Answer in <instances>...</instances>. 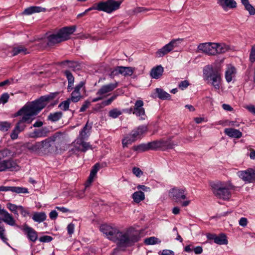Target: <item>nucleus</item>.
<instances>
[{
	"instance_id": "1",
	"label": "nucleus",
	"mask_w": 255,
	"mask_h": 255,
	"mask_svg": "<svg viewBox=\"0 0 255 255\" xmlns=\"http://www.w3.org/2000/svg\"><path fill=\"white\" fill-rule=\"evenodd\" d=\"M100 231L110 240L117 242L118 247L121 248L130 247L140 238L139 233L132 228L125 232H120L110 226L102 225Z\"/></svg>"
},
{
	"instance_id": "2",
	"label": "nucleus",
	"mask_w": 255,
	"mask_h": 255,
	"mask_svg": "<svg viewBox=\"0 0 255 255\" xmlns=\"http://www.w3.org/2000/svg\"><path fill=\"white\" fill-rule=\"evenodd\" d=\"M214 195L217 198L223 200H228L231 197V191L235 190L236 187L230 181H216L210 184Z\"/></svg>"
},
{
	"instance_id": "3",
	"label": "nucleus",
	"mask_w": 255,
	"mask_h": 255,
	"mask_svg": "<svg viewBox=\"0 0 255 255\" xmlns=\"http://www.w3.org/2000/svg\"><path fill=\"white\" fill-rule=\"evenodd\" d=\"M76 29L75 25L66 26L60 29L57 33L50 34L47 37V44L51 46L69 39L70 35L75 31Z\"/></svg>"
},
{
	"instance_id": "4",
	"label": "nucleus",
	"mask_w": 255,
	"mask_h": 255,
	"mask_svg": "<svg viewBox=\"0 0 255 255\" xmlns=\"http://www.w3.org/2000/svg\"><path fill=\"white\" fill-rule=\"evenodd\" d=\"M45 107L44 104H42L39 99L31 102H28L18 111L17 116H21L23 114V117H26L28 120L31 121L30 117L36 116Z\"/></svg>"
},
{
	"instance_id": "5",
	"label": "nucleus",
	"mask_w": 255,
	"mask_h": 255,
	"mask_svg": "<svg viewBox=\"0 0 255 255\" xmlns=\"http://www.w3.org/2000/svg\"><path fill=\"white\" fill-rule=\"evenodd\" d=\"M122 3L121 1H115L114 0H107L106 1L99 2L96 6L90 7L84 12L79 14L78 16H82L88 11L93 9L99 11H103L107 13H111L114 10L118 9Z\"/></svg>"
},
{
	"instance_id": "6",
	"label": "nucleus",
	"mask_w": 255,
	"mask_h": 255,
	"mask_svg": "<svg viewBox=\"0 0 255 255\" xmlns=\"http://www.w3.org/2000/svg\"><path fill=\"white\" fill-rule=\"evenodd\" d=\"M147 131V127L146 126H140L137 128L132 130L130 133L128 134L122 140V144L124 147L131 144L139 138H141L143 134Z\"/></svg>"
},
{
	"instance_id": "7",
	"label": "nucleus",
	"mask_w": 255,
	"mask_h": 255,
	"mask_svg": "<svg viewBox=\"0 0 255 255\" xmlns=\"http://www.w3.org/2000/svg\"><path fill=\"white\" fill-rule=\"evenodd\" d=\"M203 74L207 79H211L212 81V85L216 89H220L221 77V73L217 68H214L212 66L208 65L204 68Z\"/></svg>"
},
{
	"instance_id": "8",
	"label": "nucleus",
	"mask_w": 255,
	"mask_h": 255,
	"mask_svg": "<svg viewBox=\"0 0 255 255\" xmlns=\"http://www.w3.org/2000/svg\"><path fill=\"white\" fill-rule=\"evenodd\" d=\"M186 190L185 188L174 187L169 191V196L175 202H181L182 200L186 198Z\"/></svg>"
},
{
	"instance_id": "9",
	"label": "nucleus",
	"mask_w": 255,
	"mask_h": 255,
	"mask_svg": "<svg viewBox=\"0 0 255 255\" xmlns=\"http://www.w3.org/2000/svg\"><path fill=\"white\" fill-rule=\"evenodd\" d=\"M215 45L214 42L201 43L197 47V52L210 56H215Z\"/></svg>"
},
{
	"instance_id": "10",
	"label": "nucleus",
	"mask_w": 255,
	"mask_h": 255,
	"mask_svg": "<svg viewBox=\"0 0 255 255\" xmlns=\"http://www.w3.org/2000/svg\"><path fill=\"white\" fill-rule=\"evenodd\" d=\"M182 40V39H178L171 41L169 43L166 44L162 48L159 49L156 52V56L157 57H162L170 52L175 47L177 46V42Z\"/></svg>"
},
{
	"instance_id": "11",
	"label": "nucleus",
	"mask_w": 255,
	"mask_h": 255,
	"mask_svg": "<svg viewBox=\"0 0 255 255\" xmlns=\"http://www.w3.org/2000/svg\"><path fill=\"white\" fill-rule=\"evenodd\" d=\"M239 177L243 181L248 183H252L255 181V171L252 168H248L237 173Z\"/></svg>"
},
{
	"instance_id": "12",
	"label": "nucleus",
	"mask_w": 255,
	"mask_h": 255,
	"mask_svg": "<svg viewBox=\"0 0 255 255\" xmlns=\"http://www.w3.org/2000/svg\"><path fill=\"white\" fill-rule=\"evenodd\" d=\"M144 103L142 100H138L135 104L133 108V114L137 117H140L141 119H144L143 116H145V110L143 108Z\"/></svg>"
},
{
	"instance_id": "13",
	"label": "nucleus",
	"mask_w": 255,
	"mask_h": 255,
	"mask_svg": "<svg viewBox=\"0 0 255 255\" xmlns=\"http://www.w3.org/2000/svg\"><path fill=\"white\" fill-rule=\"evenodd\" d=\"M84 84V83L83 82H80L75 86L73 91L71 94V97L69 98L72 102L74 103L78 102L82 98V96L80 92V90L83 87Z\"/></svg>"
},
{
	"instance_id": "14",
	"label": "nucleus",
	"mask_w": 255,
	"mask_h": 255,
	"mask_svg": "<svg viewBox=\"0 0 255 255\" xmlns=\"http://www.w3.org/2000/svg\"><path fill=\"white\" fill-rule=\"evenodd\" d=\"M22 230L26 235L27 238L31 242H35L38 239L37 232L32 228L25 224Z\"/></svg>"
},
{
	"instance_id": "15",
	"label": "nucleus",
	"mask_w": 255,
	"mask_h": 255,
	"mask_svg": "<svg viewBox=\"0 0 255 255\" xmlns=\"http://www.w3.org/2000/svg\"><path fill=\"white\" fill-rule=\"evenodd\" d=\"M217 3L226 11L229 9L235 8L237 6V2L234 0H218Z\"/></svg>"
},
{
	"instance_id": "16",
	"label": "nucleus",
	"mask_w": 255,
	"mask_h": 255,
	"mask_svg": "<svg viewBox=\"0 0 255 255\" xmlns=\"http://www.w3.org/2000/svg\"><path fill=\"white\" fill-rule=\"evenodd\" d=\"M117 86V83L103 85L96 93V95L103 96L104 95L114 90Z\"/></svg>"
},
{
	"instance_id": "17",
	"label": "nucleus",
	"mask_w": 255,
	"mask_h": 255,
	"mask_svg": "<svg viewBox=\"0 0 255 255\" xmlns=\"http://www.w3.org/2000/svg\"><path fill=\"white\" fill-rule=\"evenodd\" d=\"M92 127V124H89L88 121L80 131L77 139H81V140L87 139L90 134Z\"/></svg>"
},
{
	"instance_id": "18",
	"label": "nucleus",
	"mask_w": 255,
	"mask_h": 255,
	"mask_svg": "<svg viewBox=\"0 0 255 255\" xmlns=\"http://www.w3.org/2000/svg\"><path fill=\"white\" fill-rule=\"evenodd\" d=\"M215 56L225 53L230 50V46L225 43H215Z\"/></svg>"
},
{
	"instance_id": "19",
	"label": "nucleus",
	"mask_w": 255,
	"mask_h": 255,
	"mask_svg": "<svg viewBox=\"0 0 255 255\" xmlns=\"http://www.w3.org/2000/svg\"><path fill=\"white\" fill-rule=\"evenodd\" d=\"M48 132V128L46 127H42L41 128L35 129L33 132L30 133L29 137L31 138L45 137Z\"/></svg>"
},
{
	"instance_id": "20",
	"label": "nucleus",
	"mask_w": 255,
	"mask_h": 255,
	"mask_svg": "<svg viewBox=\"0 0 255 255\" xmlns=\"http://www.w3.org/2000/svg\"><path fill=\"white\" fill-rule=\"evenodd\" d=\"M42 144L41 141L36 142L34 144L28 143L27 144L26 147L31 152L39 154L43 152Z\"/></svg>"
},
{
	"instance_id": "21",
	"label": "nucleus",
	"mask_w": 255,
	"mask_h": 255,
	"mask_svg": "<svg viewBox=\"0 0 255 255\" xmlns=\"http://www.w3.org/2000/svg\"><path fill=\"white\" fill-rule=\"evenodd\" d=\"M225 133L229 137L240 138L242 136V132L239 130L233 128H227L225 129Z\"/></svg>"
},
{
	"instance_id": "22",
	"label": "nucleus",
	"mask_w": 255,
	"mask_h": 255,
	"mask_svg": "<svg viewBox=\"0 0 255 255\" xmlns=\"http://www.w3.org/2000/svg\"><path fill=\"white\" fill-rule=\"evenodd\" d=\"M164 69L161 65H158L152 68L150 71V76L154 79L159 78L163 74Z\"/></svg>"
},
{
	"instance_id": "23",
	"label": "nucleus",
	"mask_w": 255,
	"mask_h": 255,
	"mask_svg": "<svg viewBox=\"0 0 255 255\" xmlns=\"http://www.w3.org/2000/svg\"><path fill=\"white\" fill-rule=\"evenodd\" d=\"M46 8L40 6H32L24 9L22 13L25 15H30L34 13L45 12Z\"/></svg>"
},
{
	"instance_id": "24",
	"label": "nucleus",
	"mask_w": 255,
	"mask_h": 255,
	"mask_svg": "<svg viewBox=\"0 0 255 255\" xmlns=\"http://www.w3.org/2000/svg\"><path fill=\"white\" fill-rule=\"evenodd\" d=\"M0 215L2 216L1 220L4 223L10 226H14L15 225V220L5 210L2 211V213Z\"/></svg>"
},
{
	"instance_id": "25",
	"label": "nucleus",
	"mask_w": 255,
	"mask_h": 255,
	"mask_svg": "<svg viewBox=\"0 0 255 255\" xmlns=\"http://www.w3.org/2000/svg\"><path fill=\"white\" fill-rule=\"evenodd\" d=\"M116 71L125 76H131L133 73L134 68L130 67L119 66L117 67Z\"/></svg>"
},
{
	"instance_id": "26",
	"label": "nucleus",
	"mask_w": 255,
	"mask_h": 255,
	"mask_svg": "<svg viewBox=\"0 0 255 255\" xmlns=\"http://www.w3.org/2000/svg\"><path fill=\"white\" fill-rule=\"evenodd\" d=\"M25 123L30 124L31 123V121H29L26 117H22L21 119L17 122L14 128L17 129L19 132H22L26 127Z\"/></svg>"
},
{
	"instance_id": "27",
	"label": "nucleus",
	"mask_w": 255,
	"mask_h": 255,
	"mask_svg": "<svg viewBox=\"0 0 255 255\" xmlns=\"http://www.w3.org/2000/svg\"><path fill=\"white\" fill-rule=\"evenodd\" d=\"M11 52L13 56H16L19 54L25 55L28 53L27 48L22 46H18L13 47Z\"/></svg>"
},
{
	"instance_id": "28",
	"label": "nucleus",
	"mask_w": 255,
	"mask_h": 255,
	"mask_svg": "<svg viewBox=\"0 0 255 255\" xmlns=\"http://www.w3.org/2000/svg\"><path fill=\"white\" fill-rule=\"evenodd\" d=\"M5 165L7 166V170L13 171L19 169V166L16 161L11 159L5 160Z\"/></svg>"
},
{
	"instance_id": "29",
	"label": "nucleus",
	"mask_w": 255,
	"mask_h": 255,
	"mask_svg": "<svg viewBox=\"0 0 255 255\" xmlns=\"http://www.w3.org/2000/svg\"><path fill=\"white\" fill-rule=\"evenodd\" d=\"M132 197L135 203H138L145 199V195L143 192L139 191L133 193Z\"/></svg>"
},
{
	"instance_id": "30",
	"label": "nucleus",
	"mask_w": 255,
	"mask_h": 255,
	"mask_svg": "<svg viewBox=\"0 0 255 255\" xmlns=\"http://www.w3.org/2000/svg\"><path fill=\"white\" fill-rule=\"evenodd\" d=\"M46 218V215L44 212H36L34 213L32 219L36 222L41 223L44 221Z\"/></svg>"
},
{
	"instance_id": "31",
	"label": "nucleus",
	"mask_w": 255,
	"mask_h": 255,
	"mask_svg": "<svg viewBox=\"0 0 255 255\" xmlns=\"http://www.w3.org/2000/svg\"><path fill=\"white\" fill-rule=\"evenodd\" d=\"M58 93H51L49 95L41 96L39 99L42 104H44L45 107L47 104V102L50 100H53L57 95Z\"/></svg>"
},
{
	"instance_id": "32",
	"label": "nucleus",
	"mask_w": 255,
	"mask_h": 255,
	"mask_svg": "<svg viewBox=\"0 0 255 255\" xmlns=\"http://www.w3.org/2000/svg\"><path fill=\"white\" fill-rule=\"evenodd\" d=\"M241 1L246 10L248 11L251 15L255 14V8L250 3L249 0H241Z\"/></svg>"
},
{
	"instance_id": "33",
	"label": "nucleus",
	"mask_w": 255,
	"mask_h": 255,
	"mask_svg": "<svg viewBox=\"0 0 255 255\" xmlns=\"http://www.w3.org/2000/svg\"><path fill=\"white\" fill-rule=\"evenodd\" d=\"M156 92L157 94V97L161 100H169L170 99L171 96L163 91L162 89L160 88H156Z\"/></svg>"
},
{
	"instance_id": "34",
	"label": "nucleus",
	"mask_w": 255,
	"mask_h": 255,
	"mask_svg": "<svg viewBox=\"0 0 255 255\" xmlns=\"http://www.w3.org/2000/svg\"><path fill=\"white\" fill-rule=\"evenodd\" d=\"M236 73V69L234 67H230L228 68L225 73V78L227 82L229 83L232 80L233 76Z\"/></svg>"
},
{
	"instance_id": "35",
	"label": "nucleus",
	"mask_w": 255,
	"mask_h": 255,
	"mask_svg": "<svg viewBox=\"0 0 255 255\" xmlns=\"http://www.w3.org/2000/svg\"><path fill=\"white\" fill-rule=\"evenodd\" d=\"M214 242L218 245H227L228 244V240L226 235L224 234H221L219 236L217 235Z\"/></svg>"
},
{
	"instance_id": "36",
	"label": "nucleus",
	"mask_w": 255,
	"mask_h": 255,
	"mask_svg": "<svg viewBox=\"0 0 255 255\" xmlns=\"http://www.w3.org/2000/svg\"><path fill=\"white\" fill-rule=\"evenodd\" d=\"M85 139L81 140V139H77V143L81 145L82 148L81 151L82 152H86L89 149L91 148V145L89 142H85Z\"/></svg>"
},
{
	"instance_id": "37",
	"label": "nucleus",
	"mask_w": 255,
	"mask_h": 255,
	"mask_svg": "<svg viewBox=\"0 0 255 255\" xmlns=\"http://www.w3.org/2000/svg\"><path fill=\"white\" fill-rule=\"evenodd\" d=\"M62 116V113L61 112H55L54 113H51L48 117V120L52 122H57Z\"/></svg>"
},
{
	"instance_id": "38",
	"label": "nucleus",
	"mask_w": 255,
	"mask_h": 255,
	"mask_svg": "<svg viewBox=\"0 0 255 255\" xmlns=\"http://www.w3.org/2000/svg\"><path fill=\"white\" fill-rule=\"evenodd\" d=\"M161 148L172 149L177 144L169 140H161Z\"/></svg>"
},
{
	"instance_id": "39",
	"label": "nucleus",
	"mask_w": 255,
	"mask_h": 255,
	"mask_svg": "<svg viewBox=\"0 0 255 255\" xmlns=\"http://www.w3.org/2000/svg\"><path fill=\"white\" fill-rule=\"evenodd\" d=\"M144 243L147 245H155L159 244L161 241L155 237H151L144 239Z\"/></svg>"
},
{
	"instance_id": "40",
	"label": "nucleus",
	"mask_w": 255,
	"mask_h": 255,
	"mask_svg": "<svg viewBox=\"0 0 255 255\" xmlns=\"http://www.w3.org/2000/svg\"><path fill=\"white\" fill-rule=\"evenodd\" d=\"M147 146L148 150H155L158 148H161V140L148 142Z\"/></svg>"
},
{
	"instance_id": "41",
	"label": "nucleus",
	"mask_w": 255,
	"mask_h": 255,
	"mask_svg": "<svg viewBox=\"0 0 255 255\" xmlns=\"http://www.w3.org/2000/svg\"><path fill=\"white\" fill-rule=\"evenodd\" d=\"M132 149L138 152H143L149 150L147 143H142L138 145H135L132 147Z\"/></svg>"
},
{
	"instance_id": "42",
	"label": "nucleus",
	"mask_w": 255,
	"mask_h": 255,
	"mask_svg": "<svg viewBox=\"0 0 255 255\" xmlns=\"http://www.w3.org/2000/svg\"><path fill=\"white\" fill-rule=\"evenodd\" d=\"M11 192H14L17 194L20 193H28V191L27 188L25 187H15V186H12L11 187Z\"/></svg>"
},
{
	"instance_id": "43",
	"label": "nucleus",
	"mask_w": 255,
	"mask_h": 255,
	"mask_svg": "<svg viewBox=\"0 0 255 255\" xmlns=\"http://www.w3.org/2000/svg\"><path fill=\"white\" fill-rule=\"evenodd\" d=\"M122 113L121 111L119 110L117 108H115L110 111L109 112V116L112 118L116 119L122 115Z\"/></svg>"
},
{
	"instance_id": "44",
	"label": "nucleus",
	"mask_w": 255,
	"mask_h": 255,
	"mask_svg": "<svg viewBox=\"0 0 255 255\" xmlns=\"http://www.w3.org/2000/svg\"><path fill=\"white\" fill-rule=\"evenodd\" d=\"M11 124L7 122H0V130L6 131L11 128Z\"/></svg>"
},
{
	"instance_id": "45",
	"label": "nucleus",
	"mask_w": 255,
	"mask_h": 255,
	"mask_svg": "<svg viewBox=\"0 0 255 255\" xmlns=\"http://www.w3.org/2000/svg\"><path fill=\"white\" fill-rule=\"evenodd\" d=\"M71 101L68 98L67 100L61 102L59 105V107L63 111H67L69 107L70 103Z\"/></svg>"
},
{
	"instance_id": "46",
	"label": "nucleus",
	"mask_w": 255,
	"mask_h": 255,
	"mask_svg": "<svg viewBox=\"0 0 255 255\" xmlns=\"http://www.w3.org/2000/svg\"><path fill=\"white\" fill-rule=\"evenodd\" d=\"M12 155V152L8 149H4L0 151V159Z\"/></svg>"
},
{
	"instance_id": "47",
	"label": "nucleus",
	"mask_w": 255,
	"mask_h": 255,
	"mask_svg": "<svg viewBox=\"0 0 255 255\" xmlns=\"http://www.w3.org/2000/svg\"><path fill=\"white\" fill-rule=\"evenodd\" d=\"M7 208L11 212H12L14 214L18 215V206H17L15 204H13L10 203H8L6 205Z\"/></svg>"
},
{
	"instance_id": "48",
	"label": "nucleus",
	"mask_w": 255,
	"mask_h": 255,
	"mask_svg": "<svg viewBox=\"0 0 255 255\" xmlns=\"http://www.w3.org/2000/svg\"><path fill=\"white\" fill-rule=\"evenodd\" d=\"M65 76L66 77L68 83L69 84H74V78L72 75V73L68 70H66L64 72Z\"/></svg>"
},
{
	"instance_id": "49",
	"label": "nucleus",
	"mask_w": 255,
	"mask_h": 255,
	"mask_svg": "<svg viewBox=\"0 0 255 255\" xmlns=\"http://www.w3.org/2000/svg\"><path fill=\"white\" fill-rule=\"evenodd\" d=\"M41 142L42 143V145L43 152L52 145V144L49 141V140L47 139L41 141Z\"/></svg>"
},
{
	"instance_id": "50",
	"label": "nucleus",
	"mask_w": 255,
	"mask_h": 255,
	"mask_svg": "<svg viewBox=\"0 0 255 255\" xmlns=\"http://www.w3.org/2000/svg\"><path fill=\"white\" fill-rule=\"evenodd\" d=\"M117 97V95L114 94L110 98L107 100H105L102 102V104L103 106H106L110 105L112 102L115 100Z\"/></svg>"
},
{
	"instance_id": "51",
	"label": "nucleus",
	"mask_w": 255,
	"mask_h": 255,
	"mask_svg": "<svg viewBox=\"0 0 255 255\" xmlns=\"http://www.w3.org/2000/svg\"><path fill=\"white\" fill-rule=\"evenodd\" d=\"M100 168V165L99 163L95 164L92 167V169L90 172V175L95 177L96 176L98 171L99 170Z\"/></svg>"
},
{
	"instance_id": "52",
	"label": "nucleus",
	"mask_w": 255,
	"mask_h": 255,
	"mask_svg": "<svg viewBox=\"0 0 255 255\" xmlns=\"http://www.w3.org/2000/svg\"><path fill=\"white\" fill-rule=\"evenodd\" d=\"M9 98V95L7 93H3L1 95L0 98V104H5L7 102L8 99Z\"/></svg>"
},
{
	"instance_id": "53",
	"label": "nucleus",
	"mask_w": 255,
	"mask_h": 255,
	"mask_svg": "<svg viewBox=\"0 0 255 255\" xmlns=\"http://www.w3.org/2000/svg\"><path fill=\"white\" fill-rule=\"evenodd\" d=\"M250 60L252 63L255 61V44L252 47L250 54Z\"/></svg>"
},
{
	"instance_id": "54",
	"label": "nucleus",
	"mask_w": 255,
	"mask_h": 255,
	"mask_svg": "<svg viewBox=\"0 0 255 255\" xmlns=\"http://www.w3.org/2000/svg\"><path fill=\"white\" fill-rule=\"evenodd\" d=\"M60 134L58 133H56L54 134L52 136L50 137V138H47L48 140H49V141L53 144V142L57 140H60Z\"/></svg>"
},
{
	"instance_id": "55",
	"label": "nucleus",
	"mask_w": 255,
	"mask_h": 255,
	"mask_svg": "<svg viewBox=\"0 0 255 255\" xmlns=\"http://www.w3.org/2000/svg\"><path fill=\"white\" fill-rule=\"evenodd\" d=\"M53 238L52 237L49 236H43L41 237L39 240L40 242L43 243H48L51 242Z\"/></svg>"
},
{
	"instance_id": "56",
	"label": "nucleus",
	"mask_w": 255,
	"mask_h": 255,
	"mask_svg": "<svg viewBox=\"0 0 255 255\" xmlns=\"http://www.w3.org/2000/svg\"><path fill=\"white\" fill-rule=\"evenodd\" d=\"M74 229H75V225L72 223H71L69 224H68V225L67 227L68 234L69 235H71L72 234H73L74 233Z\"/></svg>"
},
{
	"instance_id": "57",
	"label": "nucleus",
	"mask_w": 255,
	"mask_h": 255,
	"mask_svg": "<svg viewBox=\"0 0 255 255\" xmlns=\"http://www.w3.org/2000/svg\"><path fill=\"white\" fill-rule=\"evenodd\" d=\"M132 172L137 177H140L143 173L139 168L136 167L132 168Z\"/></svg>"
},
{
	"instance_id": "58",
	"label": "nucleus",
	"mask_w": 255,
	"mask_h": 255,
	"mask_svg": "<svg viewBox=\"0 0 255 255\" xmlns=\"http://www.w3.org/2000/svg\"><path fill=\"white\" fill-rule=\"evenodd\" d=\"M91 104V102L87 100L84 102L83 105L81 107L79 112H83L86 111V110L89 107V106Z\"/></svg>"
},
{
	"instance_id": "59",
	"label": "nucleus",
	"mask_w": 255,
	"mask_h": 255,
	"mask_svg": "<svg viewBox=\"0 0 255 255\" xmlns=\"http://www.w3.org/2000/svg\"><path fill=\"white\" fill-rule=\"evenodd\" d=\"M20 132L17 130L15 128L12 130L11 133H10V136L12 140H15L18 138V134Z\"/></svg>"
},
{
	"instance_id": "60",
	"label": "nucleus",
	"mask_w": 255,
	"mask_h": 255,
	"mask_svg": "<svg viewBox=\"0 0 255 255\" xmlns=\"http://www.w3.org/2000/svg\"><path fill=\"white\" fill-rule=\"evenodd\" d=\"M4 232L5 229L4 228L0 226V239H1L3 242L6 243L7 239L4 235Z\"/></svg>"
},
{
	"instance_id": "61",
	"label": "nucleus",
	"mask_w": 255,
	"mask_h": 255,
	"mask_svg": "<svg viewBox=\"0 0 255 255\" xmlns=\"http://www.w3.org/2000/svg\"><path fill=\"white\" fill-rule=\"evenodd\" d=\"M189 85V83L187 80H184L183 81H181L180 83L179 84V87L181 90H184L186 89L188 86Z\"/></svg>"
},
{
	"instance_id": "62",
	"label": "nucleus",
	"mask_w": 255,
	"mask_h": 255,
	"mask_svg": "<svg viewBox=\"0 0 255 255\" xmlns=\"http://www.w3.org/2000/svg\"><path fill=\"white\" fill-rule=\"evenodd\" d=\"M7 170V166L5 165V160L0 159V171H3Z\"/></svg>"
},
{
	"instance_id": "63",
	"label": "nucleus",
	"mask_w": 255,
	"mask_h": 255,
	"mask_svg": "<svg viewBox=\"0 0 255 255\" xmlns=\"http://www.w3.org/2000/svg\"><path fill=\"white\" fill-rule=\"evenodd\" d=\"M18 210L20 211L21 214L23 217H25L28 214V212L22 206H18Z\"/></svg>"
},
{
	"instance_id": "64",
	"label": "nucleus",
	"mask_w": 255,
	"mask_h": 255,
	"mask_svg": "<svg viewBox=\"0 0 255 255\" xmlns=\"http://www.w3.org/2000/svg\"><path fill=\"white\" fill-rule=\"evenodd\" d=\"M137 189L138 190H142L145 192H149L150 191V188L149 187L145 186L143 185H138L137 186Z\"/></svg>"
}]
</instances>
